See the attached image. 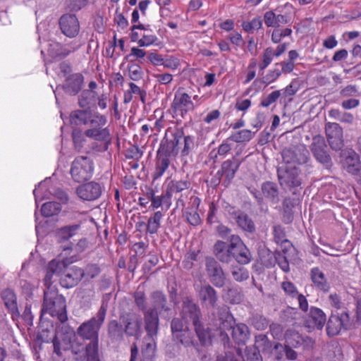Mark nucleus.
I'll list each match as a JSON object with an SVG mask.
<instances>
[{
    "label": "nucleus",
    "mask_w": 361,
    "mask_h": 361,
    "mask_svg": "<svg viewBox=\"0 0 361 361\" xmlns=\"http://www.w3.org/2000/svg\"><path fill=\"white\" fill-rule=\"evenodd\" d=\"M180 316L186 323L192 322L201 345L205 346L211 344V339L214 336L212 333L214 330L213 324H210L211 326H208L202 322L201 309L191 298L185 297L183 298Z\"/></svg>",
    "instance_id": "nucleus-1"
},
{
    "label": "nucleus",
    "mask_w": 361,
    "mask_h": 361,
    "mask_svg": "<svg viewBox=\"0 0 361 361\" xmlns=\"http://www.w3.org/2000/svg\"><path fill=\"white\" fill-rule=\"evenodd\" d=\"M217 318L213 322L214 330L219 332L222 340H228L227 330H232V337L234 341L240 345H245L249 339V328L245 324H238L233 326V317L226 307H221L217 311Z\"/></svg>",
    "instance_id": "nucleus-2"
},
{
    "label": "nucleus",
    "mask_w": 361,
    "mask_h": 361,
    "mask_svg": "<svg viewBox=\"0 0 361 361\" xmlns=\"http://www.w3.org/2000/svg\"><path fill=\"white\" fill-rule=\"evenodd\" d=\"M42 314L47 313L56 317L60 323L68 320L66 300L63 295L59 294L56 287L46 288L44 291V301Z\"/></svg>",
    "instance_id": "nucleus-3"
},
{
    "label": "nucleus",
    "mask_w": 361,
    "mask_h": 361,
    "mask_svg": "<svg viewBox=\"0 0 361 361\" xmlns=\"http://www.w3.org/2000/svg\"><path fill=\"white\" fill-rule=\"evenodd\" d=\"M107 305L102 303L96 315L81 324L77 329V334L84 340H97L99 331L106 315Z\"/></svg>",
    "instance_id": "nucleus-4"
},
{
    "label": "nucleus",
    "mask_w": 361,
    "mask_h": 361,
    "mask_svg": "<svg viewBox=\"0 0 361 361\" xmlns=\"http://www.w3.org/2000/svg\"><path fill=\"white\" fill-rule=\"evenodd\" d=\"M277 178L280 185L296 194L298 188H301L302 178L300 169L295 166H281L277 169Z\"/></svg>",
    "instance_id": "nucleus-5"
},
{
    "label": "nucleus",
    "mask_w": 361,
    "mask_h": 361,
    "mask_svg": "<svg viewBox=\"0 0 361 361\" xmlns=\"http://www.w3.org/2000/svg\"><path fill=\"white\" fill-rule=\"evenodd\" d=\"M94 172V162L87 156H78L71 163L70 173L75 182L82 183L90 179Z\"/></svg>",
    "instance_id": "nucleus-6"
},
{
    "label": "nucleus",
    "mask_w": 361,
    "mask_h": 361,
    "mask_svg": "<svg viewBox=\"0 0 361 361\" xmlns=\"http://www.w3.org/2000/svg\"><path fill=\"white\" fill-rule=\"evenodd\" d=\"M183 138V130L176 129L170 134L168 130L166 132L164 137L161 141L159 147L157 152L165 157L171 159L176 157L179 152L180 142Z\"/></svg>",
    "instance_id": "nucleus-7"
},
{
    "label": "nucleus",
    "mask_w": 361,
    "mask_h": 361,
    "mask_svg": "<svg viewBox=\"0 0 361 361\" xmlns=\"http://www.w3.org/2000/svg\"><path fill=\"white\" fill-rule=\"evenodd\" d=\"M310 149L314 158L321 164L324 168L330 169L332 167V159L329 154L325 139L323 136L320 135L314 136L310 145Z\"/></svg>",
    "instance_id": "nucleus-8"
},
{
    "label": "nucleus",
    "mask_w": 361,
    "mask_h": 361,
    "mask_svg": "<svg viewBox=\"0 0 361 361\" xmlns=\"http://www.w3.org/2000/svg\"><path fill=\"white\" fill-rule=\"evenodd\" d=\"M281 156L286 164L302 165L310 161V152L302 144L285 147Z\"/></svg>",
    "instance_id": "nucleus-9"
},
{
    "label": "nucleus",
    "mask_w": 361,
    "mask_h": 361,
    "mask_svg": "<svg viewBox=\"0 0 361 361\" xmlns=\"http://www.w3.org/2000/svg\"><path fill=\"white\" fill-rule=\"evenodd\" d=\"M119 320L127 336L138 338L141 335L142 319L140 314L135 312H123L119 315Z\"/></svg>",
    "instance_id": "nucleus-10"
},
{
    "label": "nucleus",
    "mask_w": 361,
    "mask_h": 361,
    "mask_svg": "<svg viewBox=\"0 0 361 361\" xmlns=\"http://www.w3.org/2000/svg\"><path fill=\"white\" fill-rule=\"evenodd\" d=\"M352 325V321L347 312L332 314L326 322V334L329 337H333L339 334L342 329H350Z\"/></svg>",
    "instance_id": "nucleus-11"
},
{
    "label": "nucleus",
    "mask_w": 361,
    "mask_h": 361,
    "mask_svg": "<svg viewBox=\"0 0 361 361\" xmlns=\"http://www.w3.org/2000/svg\"><path fill=\"white\" fill-rule=\"evenodd\" d=\"M205 269L212 284L216 288H222L226 282V274L220 264L212 257H206Z\"/></svg>",
    "instance_id": "nucleus-12"
},
{
    "label": "nucleus",
    "mask_w": 361,
    "mask_h": 361,
    "mask_svg": "<svg viewBox=\"0 0 361 361\" xmlns=\"http://www.w3.org/2000/svg\"><path fill=\"white\" fill-rule=\"evenodd\" d=\"M171 108L173 117L184 118L188 112L195 109V105L187 93L178 90L175 93Z\"/></svg>",
    "instance_id": "nucleus-13"
},
{
    "label": "nucleus",
    "mask_w": 361,
    "mask_h": 361,
    "mask_svg": "<svg viewBox=\"0 0 361 361\" xmlns=\"http://www.w3.org/2000/svg\"><path fill=\"white\" fill-rule=\"evenodd\" d=\"M325 133L329 145L333 150L338 151L343 147V131L338 123L334 122L326 123Z\"/></svg>",
    "instance_id": "nucleus-14"
},
{
    "label": "nucleus",
    "mask_w": 361,
    "mask_h": 361,
    "mask_svg": "<svg viewBox=\"0 0 361 361\" xmlns=\"http://www.w3.org/2000/svg\"><path fill=\"white\" fill-rule=\"evenodd\" d=\"M59 23L62 33L66 37L73 38L78 35L80 23L75 14H63L61 16Z\"/></svg>",
    "instance_id": "nucleus-15"
},
{
    "label": "nucleus",
    "mask_w": 361,
    "mask_h": 361,
    "mask_svg": "<svg viewBox=\"0 0 361 361\" xmlns=\"http://www.w3.org/2000/svg\"><path fill=\"white\" fill-rule=\"evenodd\" d=\"M69 262L67 260H56L53 259L50 261L46 269V274L44 279V284L46 288L54 287L52 286L54 276H59L63 274L65 269L68 267Z\"/></svg>",
    "instance_id": "nucleus-16"
},
{
    "label": "nucleus",
    "mask_w": 361,
    "mask_h": 361,
    "mask_svg": "<svg viewBox=\"0 0 361 361\" xmlns=\"http://www.w3.org/2000/svg\"><path fill=\"white\" fill-rule=\"evenodd\" d=\"M102 192L99 183L91 181L79 185L76 189L78 196L86 201H93L98 199Z\"/></svg>",
    "instance_id": "nucleus-17"
},
{
    "label": "nucleus",
    "mask_w": 361,
    "mask_h": 361,
    "mask_svg": "<svg viewBox=\"0 0 361 361\" xmlns=\"http://www.w3.org/2000/svg\"><path fill=\"white\" fill-rule=\"evenodd\" d=\"M197 297L202 305L206 308H214L217 305L219 296L217 291L210 284L200 287L197 290Z\"/></svg>",
    "instance_id": "nucleus-18"
},
{
    "label": "nucleus",
    "mask_w": 361,
    "mask_h": 361,
    "mask_svg": "<svg viewBox=\"0 0 361 361\" xmlns=\"http://www.w3.org/2000/svg\"><path fill=\"white\" fill-rule=\"evenodd\" d=\"M240 164L241 161L235 157H233L221 164L219 171L224 177L223 184L225 187H227L234 178Z\"/></svg>",
    "instance_id": "nucleus-19"
},
{
    "label": "nucleus",
    "mask_w": 361,
    "mask_h": 361,
    "mask_svg": "<svg viewBox=\"0 0 361 361\" xmlns=\"http://www.w3.org/2000/svg\"><path fill=\"white\" fill-rule=\"evenodd\" d=\"M82 279V268L73 266L65 269L59 279V283L63 288H71L76 286Z\"/></svg>",
    "instance_id": "nucleus-20"
},
{
    "label": "nucleus",
    "mask_w": 361,
    "mask_h": 361,
    "mask_svg": "<svg viewBox=\"0 0 361 361\" xmlns=\"http://www.w3.org/2000/svg\"><path fill=\"white\" fill-rule=\"evenodd\" d=\"M85 135L89 138L103 142L99 146L98 152H104L107 151L109 145L111 144V134L107 127L104 126L98 129L94 128L92 131H85Z\"/></svg>",
    "instance_id": "nucleus-21"
},
{
    "label": "nucleus",
    "mask_w": 361,
    "mask_h": 361,
    "mask_svg": "<svg viewBox=\"0 0 361 361\" xmlns=\"http://www.w3.org/2000/svg\"><path fill=\"white\" fill-rule=\"evenodd\" d=\"M343 168L350 174L355 176L361 170L359 155L353 149H348L343 153Z\"/></svg>",
    "instance_id": "nucleus-22"
},
{
    "label": "nucleus",
    "mask_w": 361,
    "mask_h": 361,
    "mask_svg": "<svg viewBox=\"0 0 361 361\" xmlns=\"http://www.w3.org/2000/svg\"><path fill=\"white\" fill-rule=\"evenodd\" d=\"M159 313L154 309H148L143 313L147 336L151 338L157 336L159 326Z\"/></svg>",
    "instance_id": "nucleus-23"
},
{
    "label": "nucleus",
    "mask_w": 361,
    "mask_h": 361,
    "mask_svg": "<svg viewBox=\"0 0 361 361\" xmlns=\"http://www.w3.org/2000/svg\"><path fill=\"white\" fill-rule=\"evenodd\" d=\"M1 299L8 312L11 314L13 320L18 319L20 316L17 304V297L14 291L10 288L4 290L1 293Z\"/></svg>",
    "instance_id": "nucleus-24"
},
{
    "label": "nucleus",
    "mask_w": 361,
    "mask_h": 361,
    "mask_svg": "<svg viewBox=\"0 0 361 361\" xmlns=\"http://www.w3.org/2000/svg\"><path fill=\"white\" fill-rule=\"evenodd\" d=\"M83 82V75L79 73H74L66 78L62 87L66 94L74 96L81 90Z\"/></svg>",
    "instance_id": "nucleus-25"
},
{
    "label": "nucleus",
    "mask_w": 361,
    "mask_h": 361,
    "mask_svg": "<svg viewBox=\"0 0 361 361\" xmlns=\"http://www.w3.org/2000/svg\"><path fill=\"white\" fill-rule=\"evenodd\" d=\"M261 192L264 200L272 204H278L280 201V190L276 183L267 180L262 183Z\"/></svg>",
    "instance_id": "nucleus-26"
},
{
    "label": "nucleus",
    "mask_w": 361,
    "mask_h": 361,
    "mask_svg": "<svg viewBox=\"0 0 361 361\" xmlns=\"http://www.w3.org/2000/svg\"><path fill=\"white\" fill-rule=\"evenodd\" d=\"M310 276L313 286L323 292L328 293L330 290V284L324 273L319 267H313L310 269Z\"/></svg>",
    "instance_id": "nucleus-27"
},
{
    "label": "nucleus",
    "mask_w": 361,
    "mask_h": 361,
    "mask_svg": "<svg viewBox=\"0 0 361 361\" xmlns=\"http://www.w3.org/2000/svg\"><path fill=\"white\" fill-rule=\"evenodd\" d=\"M286 343L293 348H298L301 345L304 348L312 347L314 341L308 337H302L298 332L295 331H288L285 334Z\"/></svg>",
    "instance_id": "nucleus-28"
},
{
    "label": "nucleus",
    "mask_w": 361,
    "mask_h": 361,
    "mask_svg": "<svg viewBox=\"0 0 361 361\" xmlns=\"http://www.w3.org/2000/svg\"><path fill=\"white\" fill-rule=\"evenodd\" d=\"M152 307L159 314L171 311V307L167 305L166 295L161 290L153 291L150 294Z\"/></svg>",
    "instance_id": "nucleus-29"
},
{
    "label": "nucleus",
    "mask_w": 361,
    "mask_h": 361,
    "mask_svg": "<svg viewBox=\"0 0 361 361\" xmlns=\"http://www.w3.org/2000/svg\"><path fill=\"white\" fill-rule=\"evenodd\" d=\"M213 252L216 259L222 263L228 264L233 257V250L221 240H217L213 248Z\"/></svg>",
    "instance_id": "nucleus-30"
},
{
    "label": "nucleus",
    "mask_w": 361,
    "mask_h": 361,
    "mask_svg": "<svg viewBox=\"0 0 361 361\" xmlns=\"http://www.w3.org/2000/svg\"><path fill=\"white\" fill-rule=\"evenodd\" d=\"M124 334V329L121 322L113 319L109 322L107 334L111 343H121L123 340Z\"/></svg>",
    "instance_id": "nucleus-31"
},
{
    "label": "nucleus",
    "mask_w": 361,
    "mask_h": 361,
    "mask_svg": "<svg viewBox=\"0 0 361 361\" xmlns=\"http://www.w3.org/2000/svg\"><path fill=\"white\" fill-rule=\"evenodd\" d=\"M326 321V314L321 309L314 307L310 308L309 318L307 321L309 327L321 330Z\"/></svg>",
    "instance_id": "nucleus-32"
},
{
    "label": "nucleus",
    "mask_w": 361,
    "mask_h": 361,
    "mask_svg": "<svg viewBox=\"0 0 361 361\" xmlns=\"http://www.w3.org/2000/svg\"><path fill=\"white\" fill-rule=\"evenodd\" d=\"M93 113L90 108L73 111L70 114V122L76 126H86Z\"/></svg>",
    "instance_id": "nucleus-33"
},
{
    "label": "nucleus",
    "mask_w": 361,
    "mask_h": 361,
    "mask_svg": "<svg viewBox=\"0 0 361 361\" xmlns=\"http://www.w3.org/2000/svg\"><path fill=\"white\" fill-rule=\"evenodd\" d=\"M264 23L267 27L277 28L281 25L288 23V17L286 15H276L274 11H269L264 14Z\"/></svg>",
    "instance_id": "nucleus-34"
},
{
    "label": "nucleus",
    "mask_w": 361,
    "mask_h": 361,
    "mask_svg": "<svg viewBox=\"0 0 361 361\" xmlns=\"http://www.w3.org/2000/svg\"><path fill=\"white\" fill-rule=\"evenodd\" d=\"M190 185L191 183L188 180H171L167 185L166 196L167 198H171L173 196L188 190Z\"/></svg>",
    "instance_id": "nucleus-35"
},
{
    "label": "nucleus",
    "mask_w": 361,
    "mask_h": 361,
    "mask_svg": "<svg viewBox=\"0 0 361 361\" xmlns=\"http://www.w3.org/2000/svg\"><path fill=\"white\" fill-rule=\"evenodd\" d=\"M173 340L180 343L185 348L192 347L197 352H200L198 341L195 339L192 331L189 328L185 329V331L179 334Z\"/></svg>",
    "instance_id": "nucleus-36"
},
{
    "label": "nucleus",
    "mask_w": 361,
    "mask_h": 361,
    "mask_svg": "<svg viewBox=\"0 0 361 361\" xmlns=\"http://www.w3.org/2000/svg\"><path fill=\"white\" fill-rule=\"evenodd\" d=\"M236 215L235 221L239 228L250 233L255 232V224L247 214L242 211L241 212H238Z\"/></svg>",
    "instance_id": "nucleus-37"
},
{
    "label": "nucleus",
    "mask_w": 361,
    "mask_h": 361,
    "mask_svg": "<svg viewBox=\"0 0 361 361\" xmlns=\"http://www.w3.org/2000/svg\"><path fill=\"white\" fill-rule=\"evenodd\" d=\"M80 227V224L62 226L56 231V238L60 242L67 241L78 233Z\"/></svg>",
    "instance_id": "nucleus-38"
},
{
    "label": "nucleus",
    "mask_w": 361,
    "mask_h": 361,
    "mask_svg": "<svg viewBox=\"0 0 361 361\" xmlns=\"http://www.w3.org/2000/svg\"><path fill=\"white\" fill-rule=\"evenodd\" d=\"M171 159L157 153L155 169L152 174V183L164 175L169 166Z\"/></svg>",
    "instance_id": "nucleus-39"
},
{
    "label": "nucleus",
    "mask_w": 361,
    "mask_h": 361,
    "mask_svg": "<svg viewBox=\"0 0 361 361\" xmlns=\"http://www.w3.org/2000/svg\"><path fill=\"white\" fill-rule=\"evenodd\" d=\"M143 361H153L152 357L155 355V343L154 338L147 336L145 338L144 345L142 348Z\"/></svg>",
    "instance_id": "nucleus-40"
},
{
    "label": "nucleus",
    "mask_w": 361,
    "mask_h": 361,
    "mask_svg": "<svg viewBox=\"0 0 361 361\" xmlns=\"http://www.w3.org/2000/svg\"><path fill=\"white\" fill-rule=\"evenodd\" d=\"M106 123L107 118L105 116L98 112H94L86 125L88 128L85 131H92L94 128L98 129L100 127H104Z\"/></svg>",
    "instance_id": "nucleus-41"
},
{
    "label": "nucleus",
    "mask_w": 361,
    "mask_h": 361,
    "mask_svg": "<svg viewBox=\"0 0 361 361\" xmlns=\"http://www.w3.org/2000/svg\"><path fill=\"white\" fill-rule=\"evenodd\" d=\"M74 336L75 331L73 329L66 324V322L61 323V324L56 327V334L55 336H57L63 341L71 342Z\"/></svg>",
    "instance_id": "nucleus-42"
},
{
    "label": "nucleus",
    "mask_w": 361,
    "mask_h": 361,
    "mask_svg": "<svg viewBox=\"0 0 361 361\" xmlns=\"http://www.w3.org/2000/svg\"><path fill=\"white\" fill-rule=\"evenodd\" d=\"M163 217V214L160 211H157L150 216L147 224V232L149 234H155L157 233L161 226V220Z\"/></svg>",
    "instance_id": "nucleus-43"
},
{
    "label": "nucleus",
    "mask_w": 361,
    "mask_h": 361,
    "mask_svg": "<svg viewBox=\"0 0 361 361\" xmlns=\"http://www.w3.org/2000/svg\"><path fill=\"white\" fill-rule=\"evenodd\" d=\"M231 140L226 139L218 147V148L212 149L209 154L211 159L216 162L218 156L225 157L231 150V144L229 143Z\"/></svg>",
    "instance_id": "nucleus-44"
},
{
    "label": "nucleus",
    "mask_w": 361,
    "mask_h": 361,
    "mask_svg": "<svg viewBox=\"0 0 361 361\" xmlns=\"http://www.w3.org/2000/svg\"><path fill=\"white\" fill-rule=\"evenodd\" d=\"M85 355L87 361L100 360L99 357V338L91 340L85 346Z\"/></svg>",
    "instance_id": "nucleus-45"
},
{
    "label": "nucleus",
    "mask_w": 361,
    "mask_h": 361,
    "mask_svg": "<svg viewBox=\"0 0 361 361\" xmlns=\"http://www.w3.org/2000/svg\"><path fill=\"white\" fill-rule=\"evenodd\" d=\"M251 257L250 252L245 245L233 250V258L239 264H248L251 261Z\"/></svg>",
    "instance_id": "nucleus-46"
},
{
    "label": "nucleus",
    "mask_w": 361,
    "mask_h": 361,
    "mask_svg": "<svg viewBox=\"0 0 361 361\" xmlns=\"http://www.w3.org/2000/svg\"><path fill=\"white\" fill-rule=\"evenodd\" d=\"M100 273L101 268L97 264L90 263L82 269V277L85 279V282L97 277Z\"/></svg>",
    "instance_id": "nucleus-47"
},
{
    "label": "nucleus",
    "mask_w": 361,
    "mask_h": 361,
    "mask_svg": "<svg viewBox=\"0 0 361 361\" xmlns=\"http://www.w3.org/2000/svg\"><path fill=\"white\" fill-rule=\"evenodd\" d=\"M328 114L329 118L345 123H352L354 120V117L350 113L341 111L337 109H330Z\"/></svg>",
    "instance_id": "nucleus-48"
},
{
    "label": "nucleus",
    "mask_w": 361,
    "mask_h": 361,
    "mask_svg": "<svg viewBox=\"0 0 361 361\" xmlns=\"http://www.w3.org/2000/svg\"><path fill=\"white\" fill-rule=\"evenodd\" d=\"M61 210V204L56 202H47L41 207L42 214L45 217L57 215Z\"/></svg>",
    "instance_id": "nucleus-49"
},
{
    "label": "nucleus",
    "mask_w": 361,
    "mask_h": 361,
    "mask_svg": "<svg viewBox=\"0 0 361 361\" xmlns=\"http://www.w3.org/2000/svg\"><path fill=\"white\" fill-rule=\"evenodd\" d=\"M254 134L255 133L250 130H240L231 135L228 140L238 143L249 142L253 137Z\"/></svg>",
    "instance_id": "nucleus-50"
},
{
    "label": "nucleus",
    "mask_w": 361,
    "mask_h": 361,
    "mask_svg": "<svg viewBox=\"0 0 361 361\" xmlns=\"http://www.w3.org/2000/svg\"><path fill=\"white\" fill-rule=\"evenodd\" d=\"M54 353L59 357H63V352L69 350L71 342L63 341L57 336H54L52 341Z\"/></svg>",
    "instance_id": "nucleus-51"
},
{
    "label": "nucleus",
    "mask_w": 361,
    "mask_h": 361,
    "mask_svg": "<svg viewBox=\"0 0 361 361\" xmlns=\"http://www.w3.org/2000/svg\"><path fill=\"white\" fill-rule=\"evenodd\" d=\"M183 319L178 317H174L171 322V330L173 336V339L177 337L179 334L185 331L188 327L185 326Z\"/></svg>",
    "instance_id": "nucleus-52"
},
{
    "label": "nucleus",
    "mask_w": 361,
    "mask_h": 361,
    "mask_svg": "<svg viewBox=\"0 0 361 361\" xmlns=\"http://www.w3.org/2000/svg\"><path fill=\"white\" fill-rule=\"evenodd\" d=\"M231 273L234 280L238 282L246 281L249 278V271L243 267H232Z\"/></svg>",
    "instance_id": "nucleus-53"
},
{
    "label": "nucleus",
    "mask_w": 361,
    "mask_h": 361,
    "mask_svg": "<svg viewBox=\"0 0 361 361\" xmlns=\"http://www.w3.org/2000/svg\"><path fill=\"white\" fill-rule=\"evenodd\" d=\"M85 133L80 130H73L72 132V139L74 148L77 152H80L86 141Z\"/></svg>",
    "instance_id": "nucleus-54"
},
{
    "label": "nucleus",
    "mask_w": 361,
    "mask_h": 361,
    "mask_svg": "<svg viewBox=\"0 0 361 361\" xmlns=\"http://www.w3.org/2000/svg\"><path fill=\"white\" fill-rule=\"evenodd\" d=\"M242 27L245 32L252 33L254 30H258L262 28V20L261 19V17L257 16L251 21L243 22Z\"/></svg>",
    "instance_id": "nucleus-55"
},
{
    "label": "nucleus",
    "mask_w": 361,
    "mask_h": 361,
    "mask_svg": "<svg viewBox=\"0 0 361 361\" xmlns=\"http://www.w3.org/2000/svg\"><path fill=\"white\" fill-rule=\"evenodd\" d=\"M255 348L257 350L265 351L271 347V342L267 335L260 334L255 336Z\"/></svg>",
    "instance_id": "nucleus-56"
},
{
    "label": "nucleus",
    "mask_w": 361,
    "mask_h": 361,
    "mask_svg": "<svg viewBox=\"0 0 361 361\" xmlns=\"http://www.w3.org/2000/svg\"><path fill=\"white\" fill-rule=\"evenodd\" d=\"M182 143H183V148L181 150V155L183 157L188 156L195 147L194 137L191 135L184 136L183 133L180 144Z\"/></svg>",
    "instance_id": "nucleus-57"
},
{
    "label": "nucleus",
    "mask_w": 361,
    "mask_h": 361,
    "mask_svg": "<svg viewBox=\"0 0 361 361\" xmlns=\"http://www.w3.org/2000/svg\"><path fill=\"white\" fill-rule=\"evenodd\" d=\"M128 75L129 78L134 81H138L142 79L144 72L142 68L137 63L128 65Z\"/></svg>",
    "instance_id": "nucleus-58"
},
{
    "label": "nucleus",
    "mask_w": 361,
    "mask_h": 361,
    "mask_svg": "<svg viewBox=\"0 0 361 361\" xmlns=\"http://www.w3.org/2000/svg\"><path fill=\"white\" fill-rule=\"evenodd\" d=\"M133 298L139 310L142 311L143 313L147 311V298L143 291H135L133 293Z\"/></svg>",
    "instance_id": "nucleus-59"
},
{
    "label": "nucleus",
    "mask_w": 361,
    "mask_h": 361,
    "mask_svg": "<svg viewBox=\"0 0 361 361\" xmlns=\"http://www.w3.org/2000/svg\"><path fill=\"white\" fill-rule=\"evenodd\" d=\"M291 345H288V344L282 345L279 343H277L274 345V349L276 350H281L284 352L285 355L288 360H295L297 358L298 354L297 353L291 348Z\"/></svg>",
    "instance_id": "nucleus-60"
},
{
    "label": "nucleus",
    "mask_w": 361,
    "mask_h": 361,
    "mask_svg": "<svg viewBox=\"0 0 361 361\" xmlns=\"http://www.w3.org/2000/svg\"><path fill=\"white\" fill-rule=\"evenodd\" d=\"M252 324L258 331H263L269 326V320L261 315H256L252 319Z\"/></svg>",
    "instance_id": "nucleus-61"
},
{
    "label": "nucleus",
    "mask_w": 361,
    "mask_h": 361,
    "mask_svg": "<svg viewBox=\"0 0 361 361\" xmlns=\"http://www.w3.org/2000/svg\"><path fill=\"white\" fill-rule=\"evenodd\" d=\"M94 92L88 90H83L81 94L78 97V104L82 108H89L91 98L93 97Z\"/></svg>",
    "instance_id": "nucleus-62"
},
{
    "label": "nucleus",
    "mask_w": 361,
    "mask_h": 361,
    "mask_svg": "<svg viewBox=\"0 0 361 361\" xmlns=\"http://www.w3.org/2000/svg\"><path fill=\"white\" fill-rule=\"evenodd\" d=\"M188 222L194 226H198L201 223V219L197 212L193 209H188L185 212Z\"/></svg>",
    "instance_id": "nucleus-63"
},
{
    "label": "nucleus",
    "mask_w": 361,
    "mask_h": 361,
    "mask_svg": "<svg viewBox=\"0 0 361 361\" xmlns=\"http://www.w3.org/2000/svg\"><path fill=\"white\" fill-rule=\"evenodd\" d=\"M142 151L137 146L132 145L128 149H127L126 158L137 161L142 157Z\"/></svg>",
    "instance_id": "nucleus-64"
}]
</instances>
